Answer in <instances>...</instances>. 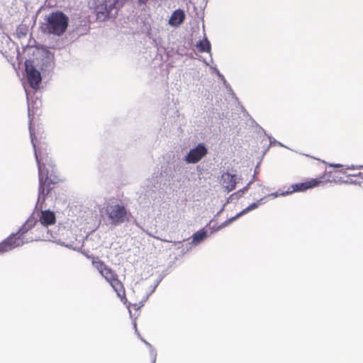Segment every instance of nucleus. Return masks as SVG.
Masks as SVG:
<instances>
[{"instance_id": "1", "label": "nucleus", "mask_w": 363, "mask_h": 363, "mask_svg": "<svg viewBox=\"0 0 363 363\" xmlns=\"http://www.w3.org/2000/svg\"><path fill=\"white\" fill-rule=\"evenodd\" d=\"M92 264L111 286L118 296L122 301L125 299V289L123 284L119 280L117 273L98 257L93 258Z\"/></svg>"}, {"instance_id": "2", "label": "nucleus", "mask_w": 363, "mask_h": 363, "mask_svg": "<svg viewBox=\"0 0 363 363\" xmlns=\"http://www.w3.org/2000/svg\"><path fill=\"white\" fill-rule=\"evenodd\" d=\"M332 174V172H325L323 175L318 178L311 179L304 182L292 184L288 188L286 191H279L276 193H272L268 194V196L272 197V199H275L279 196H286L296 191H305L307 189L318 186L320 184H325L328 182H332L330 179Z\"/></svg>"}, {"instance_id": "3", "label": "nucleus", "mask_w": 363, "mask_h": 363, "mask_svg": "<svg viewBox=\"0 0 363 363\" xmlns=\"http://www.w3.org/2000/svg\"><path fill=\"white\" fill-rule=\"evenodd\" d=\"M118 2L119 0H91V8L94 9L97 20L106 21L116 16Z\"/></svg>"}, {"instance_id": "4", "label": "nucleus", "mask_w": 363, "mask_h": 363, "mask_svg": "<svg viewBox=\"0 0 363 363\" xmlns=\"http://www.w3.org/2000/svg\"><path fill=\"white\" fill-rule=\"evenodd\" d=\"M68 23V17L62 11L52 12L46 19L45 30L60 36L66 31Z\"/></svg>"}, {"instance_id": "5", "label": "nucleus", "mask_w": 363, "mask_h": 363, "mask_svg": "<svg viewBox=\"0 0 363 363\" xmlns=\"http://www.w3.org/2000/svg\"><path fill=\"white\" fill-rule=\"evenodd\" d=\"M36 162L38 163V176H39V193H38V200H41L42 201H45L46 196L50 194L51 190L54 189L55 185V182H54L48 176V172L46 175L43 176V172L42 171V167L40 164L38 153L36 152Z\"/></svg>"}, {"instance_id": "6", "label": "nucleus", "mask_w": 363, "mask_h": 363, "mask_svg": "<svg viewBox=\"0 0 363 363\" xmlns=\"http://www.w3.org/2000/svg\"><path fill=\"white\" fill-rule=\"evenodd\" d=\"M106 214L113 225H118L127 220V211L125 208L119 204L110 205L106 208Z\"/></svg>"}, {"instance_id": "7", "label": "nucleus", "mask_w": 363, "mask_h": 363, "mask_svg": "<svg viewBox=\"0 0 363 363\" xmlns=\"http://www.w3.org/2000/svg\"><path fill=\"white\" fill-rule=\"evenodd\" d=\"M25 67L29 85L32 89L37 90L42 80L40 72L35 68L33 61L30 60H26Z\"/></svg>"}, {"instance_id": "8", "label": "nucleus", "mask_w": 363, "mask_h": 363, "mask_svg": "<svg viewBox=\"0 0 363 363\" xmlns=\"http://www.w3.org/2000/svg\"><path fill=\"white\" fill-rule=\"evenodd\" d=\"M28 242V240L26 241V242ZM25 241L23 240V238H21L16 233H12L8 238L4 239L1 242H0V250L3 254L17 247L23 245Z\"/></svg>"}, {"instance_id": "9", "label": "nucleus", "mask_w": 363, "mask_h": 363, "mask_svg": "<svg viewBox=\"0 0 363 363\" xmlns=\"http://www.w3.org/2000/svg\"><path fill=\"white\" fill-rule=\"evenodd\" d=\"M206 154V147L203 144L200 143L195 148L189 151L185 157V161L188 164H195L199 162Z\"/></svg>"}, {"instance_id": "10", "label": "nucleus", "mask_w": 363, "mask_h": 363, "mask_svg": "<svg viewBox=\"0 0 363 363\" xmlns=\"http://www.w3.org/2000/svg\"><path fill=\"white\" fill-rule=\"evenodd\" d=\"M31 141H32V144L33 145L34 150H35V156L36 157V152H37L40 164H41V167H42V171L43 172V168L45 167V166L46 164H48L50 166L52 165V161L51 158L48 157V152H46L45 151H43L40 149L36 148L34 138H32Z\"/></svg>"}, {"instance_id": "11", "label": "nucleus", "mask_w": 363, "mask_h": 363, "mask_svg": "<svg viewBox=\"0 0 363 363\" xmlns=\"http://www.w3.org/2000/svg\"><path fill=\"white\" fill-rule=\"evenodd\" d=\"M39 221L43 226H48L55 223L56 218L52 211L49 210L41 211Z\"/></svg>"}, {"instance_id": "12", "label": "nucleus", "mask_w": 363, "mask_h": 363, "mask_svg": "<svg viewBox=\"0 0 363 363\" xmlns=\"http://www.w3.org/2000/svg\"><path fill=\"white\" fill-rule=\"evenodd\" d=\"M221 184L228 191L235 189L236 186L235 177L229 172H225L221 176Z\"/></svg>"}, {"instance_id": "13", "label": "nucleus", "mask_w": 363, "mask_h": 363, "mask_svg": "<svg viewBox=\"0 0 363 363\" xmlns=\"http://www.w3.org/2000/svg\"><path fill=\"white\" fill-rule=\"evenodd\" d=\"M184 18L185 14L182 10H176L172 13L169 20V23L172 26H179L184 21Z\"/></svg>"}, {"instance_id": "14", "label": "nucleus", "mask_w": 363, "mask_h": 363, "mask_svg": "<svg viewBox=\"0 0 363 363\" xmlns=\"http://www.w3.org/2000/svg\"><path fill=\"white\" fill-rule=\"evenodd\" d=\"M264 199H265V197L261 198L257 202H254V203H251L247 208L243 209L240 213H238L235 217L233 218L232 220H235L236 218H238L240 216L257 208L259 205L264 203Z\"/></svg>"}, {"instance_id": "15", "label": "nucleus", "mask_w": 363, "mask_h": 363, "mask_svg": "<svg viewBox=\"0 0 363 363\" xmlns=\"http://www.w3.org/2000/svg\"><path fill=\"white\" fill-rule=\"evenodd\" d=\"M196 48L199 52H211V43L209 40L205 38L203 40H200L196 44Z\"/></svg>"}, {"instance_id": "16", "label": "nucleus", "mask_w": 363, "mask_h": 363, "mask_svg": "<svg viewBox=\"0 0 363 363\" xmlns=\"http://www.w3.org/2000/svg\"><path fill=\"white\" fill-rule=\"evenodd\" d=\"M207 235V232L205 230H201L195 233L193 235V241L196 243H199L204 240Z\"/></svg>"}, {"instance_id": "17", "label": "nucleus", "mask_w": 363, "mask_h": 363, "mask_svg": "<svg viewBox=\"0 0 363 363\" xmlns=\"http://www.w3.org/2000/svg\"><path fill=\"white\" fill-rule=\"evenodd\" d=\"M362 175H363V173L361 172H359L357 174H348L347 179L344 182L346 183H360V180L352 179V177H361L362 179Z\"/></svg>"}, {"instance_id": "18", "label": "nucleus", "mask_w": 363, "mask_h": 363, "mask_svg": "<svg viewBox=\"0 0 363 363\" xmlns=\"http://www.w3.org/2000/svg\"><path fill=\"white\" fill-rule=\"evenodd\" d=\"M36 223L37 220L34 217L30 216L25 222V224L30 230L35 225Z\"/></svg>"}, {"instance_id": "19", "label": "nucleus", "mask_w": 363, "mask_h": 363, "mask_svg": "<svg viewBox=\"0 0 363 363\" xmlns=\"http://www.w3.org/2000/svg\"><path fill=\"white\" fill-rule=\"evenodd\" d=\"M30 229L26 226V225L24 223L21 228L18 230L16 233L18 235H19L21 238H23V235L28 231Z\"/></svg>"}, {"instance_id": "20", "label": "nucleus", "mask_w": 363, "mask_h": 363, "mask_svg": "<svg viewBox=\"0 0 363 363\" xmlns=\"http://www.w3.org/2000/svg\"><path fill=\"white\" fill-rule=\"evenodd\" d=\"M251 182H249L246 186H245L242 190L238 191L236 194H242L245 191H247L249 189V186L250 185Z\"/></svg>"}, {"instance_id": "21", "label": "nucleus", "mask_w": 363, "mask_h": 363, "mask_svg": "<svg viewBox=\"0 0 363 363\" xmlns=\"http://www.w3.org/2000/svg\"><path fill=\"white\" fill-rule=\"evenodd\" d=\"M149 0H137V3L139 6L145 5L148 2Z\"/></svg>"}, {"instance_id": "22", "label": "nucleus", "mask_w": 363, "mask_h": 363, "mask_svg": "<svg viewBox=\"0 0 363 363\" xmlns=\"http://www.w3.org/2000/svg\"><path fill=\"white\" fill-rule=\"evenodd\" d=\"M359 169H363V165L359 167Z\"/></svg>"}, {"instance_id": "23", "label": "nucleus", "mask_w": 363, "mask_h": 363, "mask_svg": "<svg viewBox=\"0 0 363 363\" xmlns=\"http://www.w3.org/2000/svg\"><path fill=\"white\" fill-rule=\"evenodd\" d=\"M2 254L1 251L0 250V255Z\"/></svg>"}]
</instances>
